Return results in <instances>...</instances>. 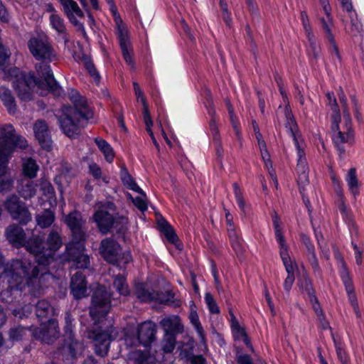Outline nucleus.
<instances>
[{
  "label": "nucleus",
  "mask_w": 364,
  "mask_h": 364,
  "mask_svg": "<svg viewBox=\"0 0 364 364\" xmlns=\"http://www.w3.org/2000/svg\"><path fill=\"white\" fill-rule=\"evenodd\" d=\"M23 247L35 256L37 264L18 259H12L6 264L1 278L7 287L1 292L0 297L7 303L20 304L26 287L31 295L39 296L46 286V277L49 276L47 267L50 263L43 260V256L46 255L47 252L43 237L33 235L26 240Z\"/></svg>",
  "instance_id": "f257e3e1"
},
{
  "label": "nucleus",
  "mask_w": 364,
  "mask_h": 364,
  "mask_svg": "<svg viewBox=\"0 0 364 364\" xmlns=\"http://www.w3.org/2000/svg\"><path fill=\"white\" fill-rule=\"evenodd\" d=\"M29 51L36 60V70L38 77L33 73H22L17 68L8 70L7 79L12 82L18 97L24 102L33 99L31 89L37 86L50 91L55 96H60L63 90L55 81L48 63L57 60L54 48L46 36L31 38L28 42Z\"/></svg>",
  "instance_id": "f03ea898"
},
{
  "label": "nucleus",
  "mask_w": 364,
  "mask_h": 364,
  "mask_svg": "<svg viewBox=\"0 0 364 364\" xmlns=\"http://www.w3.org/2000/svg\"><path fill=\"white\" fill-rule=\"evenodd\" d=\"M69 98L74 107H63V113L58 117V121L63 133L68 137H75L80 134V118L89 119L93 112L87 105L86 99L76 90H71Z\"/></svg>",
  "instance_id": "7ed1b4c3"
},
{
  "label": "nucleus",
  "mask_w": 364,
  "mask_h": 364,
  "mask_svg": "<svg viewBox=\"0 0 364 364\" xmlns=\"http://www.w3.org/2000/svg\"><path fill=\"white\" fill-rule=\"evenodd\" d=\"M28 146L26 139L16 132L14 127L6 124L0 128V175L3 173L7 156L15 148L25 149Z\"/></svg>",
  "instance_id": "20e7f679"
},
{
  "label": "nucleus",
  "mask_w": 364,
  "mask_h": 364,
  "mask_svg": "<svg viewBox=\"0 0 364 364\" xmlns=\"http://www.w3.org/2000/svg\"><path fill=\"white\" fill-rule=\"evenodd\" d=\"M110 10L114 16V21L117 27V34L123 58L127 64L131 65L132 68H134V64L132 58V48L128 35V31L123 24L122 19L118 14L117 7L114 4H112V7L110 8Z\"/></svg>",
  "instance_id": "39448f33"
},
{
  "label": "nucleus",
  "mask_w": 364,
  "mask_h": 364,
  "mask_svg": "<svg viewBox=\"0 0 364 364\" xmlns=\"http://www.w3.org/2000/svg\"><path fill=\"white\" fill-rule=\"evenodd\" d=\"M111 294L103 286L97 287L92 296V305L90 307V315L93 320L106 315L110 309Z\"/></svg>",
  "instance_id": "423d86ee"
},
{
  "label": "nucleus",
  "mask_w": 364,
  "mask_h": 364,
  "mask_svg": "<svg viewBox=\"0 0 364 364\" xmlns=\"http://www.w3.org/2000/svg\"><path fill=\"white\" fill-rule=\"evenodd\" d=\"M95 222L102 234H107L112 228L120 230L127 219L124 215L116 213L114 215L103 209H99L93 215Z\"/></svg>",
  "instance_id": "0eeeda50"
},
{
  "label": "nucleus",
  "mask_w": 364,
  "mask_h": 364,
  "mask_svg": "<svg viewBox=\"0 0 364 364\" xmlns=\"http://www.w3.org/2000/svg\"><path fill=\"white\" fill-rule=\"evenodd\" d=\"M4 207L12 219L21 225H26L32 220V215L27 205L16 195L6 198Z\"/></svg>",
  "instance_id": "6e6552de"
},
{
  "label": "nucleus",
  "mask_w": 364,
  "mask_h": 364,
  "mask_svg": "<svg viewBox=\"0 0 364 364\" xmlns=\"http://www.w3.org/2000/svg\"><path fill=\"white\" fill-rule=\"evenodd\" d=\"M114 331V329L109 326L105 329L95 328L89 332L88 337L94 343L95 353L97 355L105 357L107 355Z\"/></svg>",
  "instance_id": "1a4fd4ad"
},
{
  "label": "nucleus",
  "mask_w": 364,
  "mask_h": 364,
  "mask_svg": "<svg viewBox=\"0 0 364 364\" xmlns=\"http://www.w3.org/2000/svg\"><path fill=\"white\" fill-rule=\"evenodd\" d=\"M341 120H338L336 124L334 126L333 120H331V129L333 132V141L336 146L338 147L341 153L344 152V149L341 145L344 143H350L353 140V134L352 131V122L350 114L347 112L345 114L344 124L342 127V130L339 128V123Z\"/></svg>",
  "instance_id": "9d476101"
},
{
  "label": "nucleus",
  "mask_w": 364,
  "mask_h": 364,
  "mask_svg": "<svg viewBox=\"0 0 364 364\" xmlns=\"http://www.w3.org/2000/svg\"><path fill=\"white\" fill-rule=\"evenodd\" d=\"M33 336L43 343H53L59 337L58 324L55 319H49L39 327L31 328Z\"/></svg>",
  "instance_id": "9b49d317"
},
{
  "label": "nucleus",
  "mask_w": 364,
  "mask_h": 364,
  "mask_svg": "<svg viewBox=\"0 0 364 364\" xmlns=\"http://www.w3.org/2000/svg\"><path fill=\"white\" fill-rule=\"evenodd\" d=\"M45 243L47 252L46 255L43 256V260L50 264L54 260L55 254L63 245L61 228L53 225L46 235Z\"/></svg>",
  "instance_id": "f8f14e48"
},
{
  "label": "nucleus",
  "mask_w": 364,
  "mask_h": 364,
  "mask_svg": "<svg viewBox=\"0 0 364 364\" xmlns=\"http://www.w3.org/2000/svg\"><path fill=\"white\" fill-rule=\"evenodd\" d=\"M120 250V245L115 240L107 237L101 241L99 252L107 262L117 264L119 259Z\"/></svg>",
  "instance_id": "ddd939ff"
},
{
  "label": "nucleus",
  "mask_w": 364,
  "mask_h": 364,
  "mask_svg": "<svg viewBox=\"0 0 364 364\" xmlns=\"http://www.w3.org/2000/svg\"><path fill=\"white\" fill-rule=\"evenodd\" d=\"M134 294L139 299L144 302H150L154 300H158L162 303H166L172 301V299L174 297L173 293L168 291L166 292V296L162 298L159 293L146 289L142 283H139L135 285ZM173 302L174 303L173 301Z\"/></svg>",
  "instance_id": "4468645a"
},
{
  "label": "nucleus",
  "mask_w": 364,
  "mask_h": 364,
  "mask_svg": "<svg viewBox=\"0 0 364 364\" xmlns=\"http://www.w3.org/2000/svg\"><path fill=\"white\" fill-rule=\"evenodd\" d=\"M65 223L70 228L73 237L75 240H83L85 231L83 226L85 221L82 219V215L78 211L70 213L65 218Z\"/></svg>",
  "instance_id": "2eb2a0df"
},
{
  "label": "nucleus",
  "mask_w": 364,
  "mask_h": 364,
  "mask_svg": "<svg viewBox=\"0 0 364 364\" xmlns=\"http://www.w3.org/2000/svg\"><path fill=\"white\" fill-rule=\"evenodd\" d=\"M156 331V325L153 322L146 321L141 323L137 328V338L133 345L148 347L155 339Z\"/></svg>",
  "instance_id": "dca6fc26"
},
{
  "label": "nucleus",
  "mask_w": 364,
  "mask_h": 364,
  "mask_svg": "<svg viewBox=\"0 0 364 364\" xmlns=\"http://www.w3.org/2000/svg\"><path fill=\"white\" fill-rule=\"evenodd\" d=\"M63 8L64 13L70 23L77 27L78 30L84 31V26L77 19L76 16L82 18L84 14L77 4L73 0H58Z\"/></svg>",
  "instance_id": "f3484780"
},
{
  "label": "nucleus",
  "mask_w": 364,
  "mask_h": 364,
  "mask_svg": "<svg viewBox=\"0 0 364 364\" xmlns=\"http://www.w3.org/2000/svg\"><path fill=\"white\" fill-rule=\"evenodd\" d=\"M33 132L41 147L47 151L52 148V139L48 125L43 120H37L33 124Z\"/></svg>",
  "instance_id": "a211bd4d"
},
{
  "label": "nucleus",
  "mask_w": 364,
  "mask_h": 364,
  "mask_svg": "<svg viewBox=\"0 0 364 364\" xmlns=\"http://www.w3.org/2000/svg\"><path fill=\"white\" fill-rule=\"evenodd\" d=\"M85 276L78 271L71 277L70 291L75 299H81L89 295Z\"/></svg>",
  "instance_id": "6ab92c4d"
},
{
  "label": "nucleus",
  "mask_w": 364,
  "mask_h": 364,
  "mask_svg": "<svg viewBox=\"0 0 364 364\" xmlns=\"http://www.w3.org/2000/svg\"><path fill=\"white\" fill-rule=\"evenodd\" d=\"M73 318L71 314L69 312H67L65 316V332L69 336V338L71 340L70 344L68 345V353L71 356L72 358H77L79 355H81L83 346L82 344L77 341H73L72 338V331H73Z\"/></svg>",
  "instance_id": "aec40b11"
},
{
  "label": "nucleus",
  "mask_w": 364,
  "mask_h": 364,
  "mask_svg": "<svg viewBox=\"0 0 364 364\" xmlns=\"http://www.w3.org/2000/svg\"><path fill=\"white\" fill-rule=\"evenodd\" d=\"M297 165L296 172L298 173V185L300 189H304L305 185L309 183V168L305 157V152L303 149L297 150Z\"/></svg>",
  "instance_id": "412c9836"
},
{
  "label": "nucleus",
  "mask_w": 364,
  "mask_h": 364,
  "mask_svg": "<svg viewBox=\"0 0 364 364\" xmlns=\"http://www.w3.org/2000/svg\"><path fill=\"white\" fill-rule=\"evenodd\" d=\"M7 240L16 247H23L26 237L23 229L17 224L10 225L6 230Z\"/></svg>",
  "instance_id": "4be33fe9"
},
{
  "label": "nucleus",
  "mask_w": 364,
  "mask_h": 364,
  "mask_svg": "<svg viewBox=\"0 0 364 364\" xmlns=\"http://www.w3.org/2000/svg\"><path fill=\"white\" fill-rule=\"evenodd\" d=\"M284 116L286 118L285 127L289 130L296 147V150H299V149H302L299 141V133L298 126L289 105H285Z\"/></svg>",
  "instance_id": "5701e85b"
},
{
  "label": "nucleus",
  "mask_w": 364,
  "mask_h": 364,
  "mask_svg": "<svg viewBox=\"0 0 364 364\" xmlns=\"http://www.w3.org/2000/svg\"><path fill=\"white\" fill-rule=\"evenodd\" d=\"M281 259L283 262L285 269L288 274L284 282V288L287 292H289L294 282V266L287 252H282L279 253Z\"/></svg>",
  "instance_id": "b1692460"
},
{
  "label": "nucleus",
  "mask_w": 364,
  "mask_h": 364,
  "mask_svg": "<svg viewBox=\"0 0 364 364\" xmlns=\"http://www.w3.org/2000/svg\"><path fill=\"white\" fill-rule=\"evenodd\" d=\"M161 326L164 328L165 333H181L183 331V326L178 316H171L163 318L160 321Z\"/></svg>",
  "instance_id": "393cba45"
},
{
  "label": "nucleus",
  "mask_w": 364,
  "mask_h": 364,
  "mask_svg": "<svg viewBox=\"0 0 364 364\" xmlns=\"http://www.w3.org/2000/svg\"><path fill=\"white\" fill-rule=\"evenodd\" d=\"M0 100L10 114L16 113L17 105L11 91L4 86L0 87Z\"/></svg>",
  "instance_id": "a878e982"
},
{
  "label": "nucleus",
  "mask_w": 364,
  "mask_h": 364,
  "mask_svg": "<svg viewBox=\"0 0 364 364\" xmlns=\"http://www.w3.org/2000/svg\"><path fill=\"white\" fill-rule=\"evenodd\" d=\"M50 22L52 28L61 36L65 44L66 45L69 42L70 39L64 20L58 14H53L50 16Z\"/></svg>",
  "instance_id": "bb28decb"
},
{
  "label": "nucleus",
  "mask_w": 364,
  "mask_h": 364,
  "mask_svg": "<svg viewBox=\"0 0 364 364\" xmlns=\"http://www.w3.org/2000/svg\"><path fill=\"white\" fill-rule=\"evenodd\" d=\"M82 241V240H75L73 238V241L66 245L65 257L67 260L71 261L75 259L83 253L85 247Z\"/></svg>",
  "instance_id": "cd10ccee"
},
{
  "label": "nucleus",
  "mask_w": 364,
  "mask_h": 364,
  "mask_svg": "<svg viewBox=\"0 0 364 364\" xmlns=\"http://www.w3.org/2000/svg\"><path fill=\"white\" fill-rule=\"evenodd\" d=\"M36 221L37 225L41 228L46 229L52 225L55 220L54 211L50 209H45L42 212L36 215Z\"/></svg>",
  "instance_id": "c85d7f7f"
},
{
  "label": "nucleus",
  "mask_w": 364,
  "mask_h": 364,
  "mask_svg": "<svg viewBox=\"0 0 364 364\" xmlns=\"http://www.w3.org/2000/svg\"><path fill=\"white\" fill-rule=\"evenodd\" d=\"M158 226L159 230L165 235L166 240L169 242L176 245V242L178 240V237L173 228L164 218H161L158 220ZM176 246L178 248V246Z\"/></svg>",
  "instance_id": "c756f323"
},
{
  "label": "nucleus",
  "mask_w": 364,
  "mask_h": 364,
  "mask_svg": "<svg viewBox=\"0 0 364 364\" xmlns=\"http://www.w3.org/2000/svg\"><path fill=\"white\" fill-rule=\"evenodd\" d=\"M37 186L33 181H23L18 188V193L24 199H30L36 196Z\"/></svg>",
  "instance_id": "7c9ffc66"
},
{
  "label": "nucleus",
  "mask_w": 364,
  "mask_h": 364,
  "mask_svg": "<svg viewBox=\"0 0 364 364\" xmlns=\"http://www.w3.org/2000/svg\"><path fill=\"white\" fill-rule=\"evenodd\" d=\"M53 309L47 300H39L36 304V314L40 320L47 318L49 315L53 314Z\"/></svg>",
  "instance_id": "2f4dec72"
},
{
  "label": "nucleus",
  "mask_w": 364,
  "mask_h": 364,
  "mask_svg": "<svg viewBox=\"0 0 364 364\" xmlns=\"http://www.w3.org/2000/svg\"><path fill=\"white\" fill-rule=\"evenodd\" d=\"M120 177H121V179H122L124 185L126 186L128 188H129L132 191H134L140 193L141 195H143L144 196H145L144 192L136 183L134 178L128 173L127 169L126 168H122L121 169Z\"/></svg>",
  "instance_id": "473e14b6"
},
{
  "label": "nucleus",
  "mask_w": 364,
  "mask_h": 364,
  "mask_svg": "<svg viewBox=\"0 0 364 364\" xmlns=\"http://www.w3.org/2000/svg\"><path fill=\"white\" fill-rule=\"evenodd\" d=\"M95 142L99 149L104 154L105 158L109 163H111L114 157V154L111 146L103 139L97 137Z\"/></svg>",
  "instance_id": "72a5a7b5"
},
{
  "label": "nucleus",
  "mask_w": 364,
  "mask_h": 364,
  "mask_svg": "<svg viewBox=\"0 0 364 364\" xmlns=\"http://www.w3.org/2000/svg\"><path fill=\"white\" fill-rule=\"evenodd\" d=\"M38 169L39 167L36 161L31 158L27 159L23 163V173L30 179L36 176Z\"/></svg>",
  "instance_id": "f704fd0d"
},
{
  "label": "nucleus",
  "mask_w": 364,
  "mask_h": 364,
  "mask_svg": "<svg viewBox=\"0 0 364 364\" xmlns=\"http://www.w3.org/2000/svg\"><path fill=\"white\" fill-rule=\"evenodd\" d=\"M43 195L47 199H52L55 198V189L51 183L46 178H41L38 180V184H37Z\"/></svg>",
  "instance_id": "c9c22d12"
},
{
  "label": "nucleus",
  "mask_w": 364,
  "mask_h": 364,
  "mask_svg": "<svg viewBox=\"0 0 364 364\" xmlns=\"http://www.w3.org/2000/svg\"><path fill=\"white\" fill-rule=\"evenodd\" d=\"M297 286L302 292H306L309 296L315 294L311 282L306 274H302L298 279Z\"/></svg>",
  "instance_id": "e433bc0d"
},
{
  "label": "nucleus",
  "mask_w": 364,
  "mask_h": 364,
  "mask_svg": "<svg viewBox=\"0 0 364 364\" xmlns=\"http://www.w3.org/2000/svg\"><path fill=\"white\" fill-rule=\"evenodd\" d=\"M274 226L275 229V235L277 237V240L279 244V253L282 252H287L288 251V246L285 242L284 237L281 232V230L279 228V218L277 214H275V216L273 219Z\"/></svg>",
  "instance_id": "4c0bfd02"
},
{
  "label": "nucleus",
  "mask_w": 364,
  "mask_h": 364,
  "mask_svg": "<svg viewBox=\"0 0 364 364\" xmlns=\"http://www.w3.org/2000/svg\"><path fill=\"white\" fill-rule=\"evenodd\" d=\"M113 285L121 295L127 296L129 294V286L124 276H116L113 282Z\"/></svg>",
  "instance_id": "58836bf2"
},
{
  "label": "nucleus",
  "mask_w": 364,
  "mask_h": 364,
  "mask_svg": "<svg viewBox=\"0 0 364 364\" xmlns=\"http://www.w3.org/2000/svg\"><path fill=\"white\" fill-rule=\"evenodd\" d=\"M80 59L87 72L93 77L95 82L98 83L100 82V77L90 57L83 54Z\"/></svg>",
  "instance_id": "ea45409f"
},
{
  "label": "nucleus",
  "mask_w": 364,
  "mask_h": 364,
  "mask_svg": "<svg viewBox=\"0 0 364 364\" xmlns=\"http://www.w3.org/2000/svg\"><path fill=\"white\" fill-rule=\"evenodd\" d=\"M326 97L328 100V104L331 106L333 114L331 115V120H333L335 125L337 126L336 123L338 120H341L340 110L336 102V100L333 94L327 93Z\"/></svg>",
  "instance_id": "a19ab883"
},
{
  "label": "nucleus",
  "mask_w": 364,
  "mask_h": 364,
  "mask_svg": "<svg viewBox=\"0 0 364 364\" xmlns=\"http://www.w3.org/2000/svg\"><path fill=\"white\" fill-rule=\"evenodd\" d=\"M176 346V336L173 333H165L162 341V349L168 353H171Z\"/></svg>",
  "instance_id": "79ce46f5"
},
{
  "label": "nucleus",
  "mask_w": 364,
  "mask_h": 364,
  "mask_svg": "<svg viewBox=\"0 0 364 364\" xmlns=\"http://www.w3.org/2000/svg\"><path fill=\"white\" fill-rule=\"evenodd\" d=\"M208 103H209V107H210L208 109V113H209V114H210L212 116V118L210 120L209 126H210L211 133L213 135V139H218V137H220V136L218 129L216 126V120H215V110L213 107V102L211 100H210L208 102Z\"/></svg>",
  "instance_id": "37998d69"
},
{
  "label": "nucleus",
  "mask_w": 364,
  "mask_h": 364,
  "mask_svg": "<svg viewBox=\"0 0 364 364\" xmlns=\"http://www.w3.org/2000/svg\"><path fill=\"white\" fill-rule=\"evenodd\" d=\"M191 323L193 325L198 333L200 338L203 341L205 339V334L203 326L199 321L198 314L196 311H191L189 315Z\"/></svg>",
  "instance_id": "c03bdc74"
},
{
  "label": "nucleus",
  "mask_w": 364,
  "mask_h": 364,
  "mask_svg": "<svg viewBox=\"0 0 364 364\" xmlns=\"http://www.w3.org/2000/svg\"><path fill=\"white\" fill-rule=\"evenodd\" d=\"M327 18V19L321 18H320V21L326 38H327L328 41H332V38H334V36L332 33V28L333 27V23L331 19V16Z\"/></svg>",
  "instance_id": "a18cd8bd"
},
{
  "label": "nucleus",
  "mask_w": 364,
  "mask_h": 364,
  "mask_svg": "<svg viewBox=\"0 0 364 364\" xmlns=\"http://www.w3.org/2000/svg\"><path fill=\"white\" fill-rule=\"evenodd\" d=\"M301 19L307 38L309 41H311L313 43L314 35L312 32L311 26L309 22V18L306 11L301 12Z\"/></svg>",
  "instance_id": "49530a36"
},
{
  "label": "nucleus",
  "mask_w": 364,
  "mask_h": 364,
  "mask_svg": "<svg viewBox=\"0 0 364 364\" xmlns=\"http://www.w3.org/2000/svg\"><path fill=\"white\" fill-rule=\"evenodd\" d=\"M129 359L133 361L134 364H148L147 353L141 350L131 352Z\"/></svg>",
  "instance_id": "de8ad7c7"
},
{
  "label": "nucleus",
  "mask_w": 364,
  "mask_h": 364,
  "mask_svg": "<svg viewBox=\"0 0 364 364\" xmlns=\"http://www.w3.org/2000/svg\"><path fill=\"white\" fill-rule=\"evenodd\" d=\"M346 180L348 182V185L350 188V190L353 194H355L358 188V180L355 168H350L348 171Z\"/></svg>",
  "instance_id": "09e8293b"
},
{
  "label": "nucleus",
  "mask_w": 364,
  "mask_h": 364,
  "mask_svg": "<svg viewBox=\"0 0 364 364\" xmlns=\"http://www.w3.org/2000/svg\"><path fill=\"white\" fill-rule=\"evenodd\" d=\"M127 196L132 200L134 205L141 212H144L147 209V203L145 200L146 196H137L133 198L130 193H128Z\"/></svg>",
  "instance_id": "8fccbe9b"
},
{
  "label": "nucleus",
  "mask_w": 364,
  "mask_h": 364,
  "mask_svg": "<svg viewBox=\"0 0 364 364\" xmlns=\"http://www.w3.org/2000/svg\"><path fill=\"white\" fill-rule=\"evenodd\" d=\"M205 302L208 307L209 311L212 314H219L220 313L219 307H218L215 299L213 298V295L210 293L207 292L205 294Z\"/></svg>",
  "instance_id": "3c124183"
},
{
  "label": "nucleus",
  "mask_w": 364,
  "mask_h": 364,
  "mask_svg": "<svg viewBox=\"0 0 364 364\" xmlns=\"http://www.w3.org/2000/svg\"><path fill=\"white\" fill-rule=\"evenodd\" d=\"M257 144L260 151L261 156L264 162L265 166L267 167H268L269 164L272 166L270 155L268 152L266 142L260 141V143H258Z\"/></svg>",
  "instance_id": "603ef678"
},
{
  "label": "nucleus",
  "mask_w": 364,
  "mask_h": 364,
  "mask_svg": "<svg viewBox=\"0 0 364 364\" xmlns=\"http://www.w3.org/2000/svg\"><path fill=\"white\" fill-rule=\"evenodd\" d=\"M76 265L77 268L80 269H87L90 266V257L88 255L85 254H81L80 256H78L75 259H73Z\"/></svg>",
  "instance_id": "864d4df0"
},
{
  "label": "nucleus",
  "mask_w": 364,
  "mask_h": 364,
  "mask_svg": "<svg viewBox=\"0 0 364 364\" xmlns=\"http://www.w3.org/2000/svg\"><path fill=\"white\" fill-rule=\"evenodd\" d=\"M10 56V51L9 50H6L5 48L2 46L1 44H0V68L4 73L6 72V65Z\"/></svg>",
  "instance_id": "5fc2aeb1"
},
{
  "label": "nucleus",
  "mask_w": 364,
  "mask_h": 364,
  "mask_svg": "<svg viewBox=\"0 0 364 364\" xmlns=\"http://www.w3.org/2000/svg\"><path fill=\"white\" fill-rule=\"evenodd\" d=\"M26 328L23 326L13 328L9 331V338L12 340H21L25 334Z\"/></svg>",
  "instance_id": "6e6d98bb"
},
{
  "label": "nucleus",
  "mask_w": 364,
  "mask_h": 364,
  "mask_svg": "<svg viewBox=\"0 0 364 364\" xmlns=\"http://www.w3.org/2000/svg\"><path fill=\"white\" fill-rule=\"evenodd\" d=\"M141 103L143 105V117H144V122L146 124V127H152L153 122L151 119L150 112L149 111L148 104H147L145 98L142 97Z\"/></svg>",
  "instance_id": "4d7b16f0"
},
{
  "label": "nucleus",
  "mask_w": 364,
  "mask_h": 364,
  "mask_svg": "<svg viewBox=\"0 0 364 364\" xmlns=\"http://www.w3.org/2000/svg\"><path fill=\"white\" fill-rule=\"evenodd\" d=\"M234 193L237 200V202L241 209V210L245 213V201L242 196V192L239 186V185L236 183L233 184Z\"/></svg>",
  "instance_id": "13d9d810"
},
{
  "label": "nucleus",
  "mask_w": 364,
  "mask_h": 364,
  "mask_svg": "<svg viewBox=\"0 0 364 364\" xmlns=\"http://www.w3.org/2000/svg\"><path fill=\"white\" fill-rule=\"evenodd\" d=\"M328 43L330 44L329 50L332 57L334 59H337L338 62H341V56L340 55L339 50L336 45L335 38H332V41H328Z\"/></svg>",
  "instance_id": "bf43d9fd"
},
{
  "label": "nucleus",
  "mask_w": 364,
  "mask_h": 364,
  "mask_svg": "<svg viewBox=\"0 0 364 364\" xmlns=\"http://www.w3.org/2000/svg\"><path fill=\"white\" fill-rule=\"evenodd\" d=\"M186 357L190 364H207L205 358L202 355H188L186 353Z\"/></svg>",
  "instance_id": "052dcab7"
},
{
  "label": "nucleus",
  "mask_w": 364,
  "mask_h": 364,
  "mask_svg": "<svg viewBox=\"0 0 364 364\" xmlns=\"http://www.w3.org/2000/svg\"><path fill=\"white\" fill-rule=\"evenodd\" d=\"M250 13L254 16H259V8L256 0H245Z\"/></svg>",
  "instance_id": "680f3d73"
},
{
  "label": "nucleus",
  "mask_w": 364,
  "mask_h": 364,
  "mask_svg": "<svg viewBox=\"0 0 364 364\" xmlns=\"http://www.w3.org/2000/svg\"><path fill=\"white\" fill-rule=\"evenodd\" d=\"M301 239L304 245L306 246L307 250V255L315 253L314 245L311 244L310 238L305 234L301 233L300 235Z\"/></svg>",
  "instance_id": "e2e57ef3"
},
{
  "label": "nucleus",
  "mask_w": 364,
  "mask_h": 364,
  "mask_svg": "<svg viewBox=\"0 0 364 364\" xmlns=\"http://www.w3.org/2000/svg\"><path fill=\"white\" fill-rule=\"evenodd\" d=\"M309 298L317 316L323 314V311L321 309V306L315 294L309 296Z\"/></svg>",
  "instance_id": "0e129e2a"
},
{
  "label": "nucleus",
  "mask_w": 364,
  "mask_h": 364,
  "mask_svg": "<svg viewBox=\"0 0 364 364\" xmlns=\"http://www.w3.org/2000/svg\"><path fill=\"white\" fill-rule=\"evenodd\" d=\"M309 262H310L312 269L314 272L319 273L320 272V267L318 264V262L317 257L316 256V253H312L310 255H307Z\"/></svg>",
  "instance_id": "69168bd1"
},
{
  "label": "nucleus",
  "mask_w": 364,
  "mask_h": 364,
  "mask_svg": "<svg viewBox=\"0 0 364 364\" xmlns=\"http://www.w3.org/2000/svg\"><path fill=\"white\" fill-rule=\"evenodd\" d=\"M226 105H227L228 110V112L230 114V119L232 126L233 128H237V126L239 124H238L236 117L234 114L233 107L228 100H226Z\"/></svg>",
  "instance_id": "338daca9"
},
{
  "label": "nucleus",
  "mask_w": 364,
  "mask_h": 364,
  "mask_svg": "<svg viewBox=\"0 0 364 364\" xmlns=\"http://www.w3.org/2000/svg\"><path fill=\"white\" fill-rule=\"evenodd\" d=\"M232 328L237 331L239 335H245L244 328H241L237 319L234 314H232V319H230Z\"/></svg>",
  "instance_id": "774afa93"
}]
</instances>
